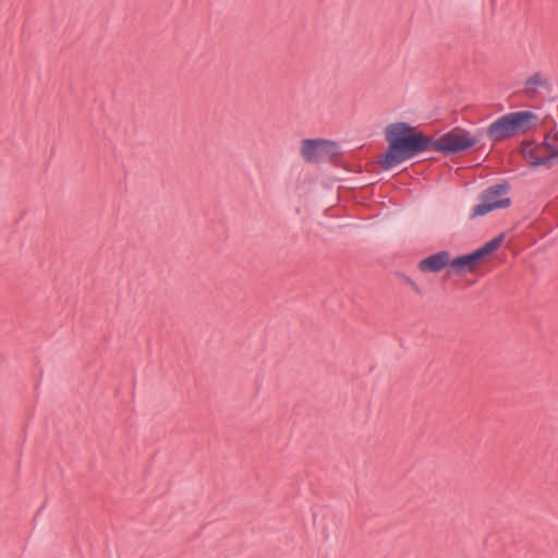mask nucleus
I'll list each match as a JSON object with an SVG mask.
<instances>
[{"mask_svg":"<svg viewBox=\"0 0 558 558\" xmlns=\"http://www.w3.org/2000/svg\"><path fill=\"white\" fill-rule=\"evenodd\" d=\"M507 185H496L485 190L481 203L473 208L472 216H484L495 209L506 208L510 205Z\"/></svg>","mask_w":558,"mask_h":558,"instance_id":"nucleus-6","label":"nucleus"},{"mask_svg":"<svg viewBox=\"0 0 558 558\" xmlns=\"http://www.w3.org/2000/svg\"><path fill=\"white\" fill-rule=\"evenodd\" d=\"M405 283H407L409 287H411V289H412L414 292H416V293H420V292H421V291H420L418 286H417L413 280H411L410 278H407Z\"/></svg>","mask_w":558,"mask_h":558,"instance_id":"nucleus-11","label":"nucleus"},{"mask_svg":"<svg viewBox=\"0 0 558 558\" xmlns=\"http://www.w3.org/2000/svg\"><path fill=\"white\" fill-rule=\"evenodd\" d=\"M450 264V253L448 251H440L432 254L417 264V269L421 272H439Z\"/></svg>","mask_w":558,"mask_h":558,"instance_id":"nucleus-7","label":"nucleus"},{"mask_svg":"<svg viewBox=\"0 0 558 558\" xmlns=\"http://www.w3.org/2000/svg\"><path fill=\"white\" fill-rule=\"evenodd\" d=\"M521 153L523 158L531 166H541L550 162L544 143L541 145L531 142L523 143L521 147Z\"/></svg>","mask_w":558,"mask_h":558,"instance_id":"nucleus-8","label":"nucleus"},{"mask_svg":"<svg viewBox=\"0 0 558 558\" xmlns=\"http://www.w3.org/2000/svg\"><path fill=\"white\" fill-rule=\"evenodd\" d=\"M300 154L307 162H318L338 156L339 146L330 140L306 138L301 142Z\"/></svg>","mask_w":558,"mask_h":558,"instance_id":"nucleus-5","label":"nucleus"},{"mask_svg":"<svg viewBox=\"0 0 558 558\" xmlns=\"http://www.w3.org/2000/svg\"><path fill=\"white\" fill-rule=\"evenodd\" d=\"M385 138L388 148L379 160L385 170H390L429 149V140L405 122L389 124L385 129Z\"/></svg>","mask_w":558,"mask_h":558,"instance_id":"nucleus-1","label":"nucleus"},{"mask_svg":"<svg viewBox=\"0 0 558 558\" xmlns=\"http://www.w3.org/2000/svg\"><path fill=\"white\" fill-rule=\"evenodd\" d=\"M504 239V234H499L470 254H464L458 257L450 256L449 268L451 274L462 276L474 272L485 257L489 256L501 246Z\"/></svg>","mask_w":558,"mask_h":558,"instance_id":"nucleus-3","label":"nucleus"},{"mask_svg":"<svg viewBox=\"0 0 558 558\" xmlns=\"http://www.w3.org/2000/svg\"><path fill=\"white\" fill-rule=\"evenodd\" d=\"M543 143L549 160L558 158V132L547 134Z\"/></svg>","mask_w":558,"mask_h":558,"instance_id":"nucleus-10","label":"nucleus"},{"mask_svg":"<svg viewBox=\"0 0 558 558\" xmlns=\"http://www.w3.org/2000/svg\"><path fill=\"white\" fill-rule=\"evenodd\" d=\"M543 89H549L548 78L541 72H536L526 78L523 92L529 97H534Z\"/></svg>","mask_w":558,"mask_h":558,"instance_id":"nucleus-9","label":"nucleus"},{"mask_svg":"<svg viewBox=\"0 0 558 558\" xmlns=\"http://www.w3.org/2000/svg\"><path fill=\"white\" fill-rule=\"evenodd\" d=\"M405 283H407L409 287H411V289H412L414 292H416V293H420V292H421V291H420L418 286H417L413 280H411L410 278H407Z\"/></svg>","mask_w":558,"mask_h":558,"instance_id":"nucleus-12","label":"nucleus"},{"mask_svg":"<svg viewBox=\"0 0 558 558\" xmlns=\"http://www.w3.org/2000/svg\"><path fill=\"white\" fill-rule=\"evenodd\" d=\"M480 142V137L462 129H454L434 141H429V149L445 155L464 151Z\"/></svg>","mask_w":558,"mask_h":558,"instance_id":"nucleus-4","label":"nucleus"},{"mask_svg":"<svg viewBox=\"0 0 558 558\" xmlns=\"http://www.w3.org/2000/svg\"><path fill=\"white\" fill-rule=\"evenodd\" d=\"M537 117L531 111H517L505 114L494 121L487 129V135L493 142H500L531 130Z\"/></svg>","mask_w":558,"mask_h":558,"instance_id":"nucleus-2","label":"nucleus"}]
</instances>
